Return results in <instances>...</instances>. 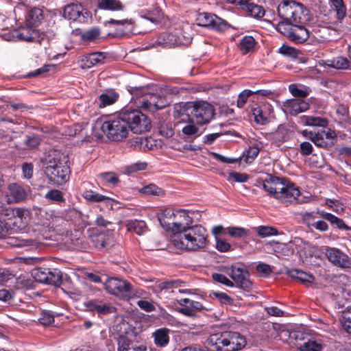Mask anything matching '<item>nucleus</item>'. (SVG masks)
<instances>
[{"label": "nucleus", "instance_id": "nucleus-49", "mask_svg": "<svg viewBox=\"0 0 351 351\" xmlns=\"http://www.w3.org/2000/svg\"><path fill=\"white\" fill-rule=\"evenodd\" d=\"M140 191L146 195L159 196L162 194V190L155 184H149L142 188Z\"/></svg>", "mask_w": 351, "mask_h": 351}, {"label": "nucleus", "instance_id": "nucleus-48", "mask_svg": "<svg viewBox=\"0 0 351 351\" xmlns=\"http://www.w3.org/2000/svg\"><path fill=\"white\" fill-rule=\"evenodd\" d=\"M227 232L232 237L242 238L247 234V230L241 227H228Z\"/></svg>", "mask_w": 351, "mask_h": 351}, {"label": "nucleus", "instance_id": "nucleus-7", "mask_svg": "<svg viewBox=\"0 0 351 351\" xmlns=\"http://www.w3.org/2000/svg\"><path fill=\"white\" fill-rule=\"evenodd\" d=\"M26 210L21 208H6L0 211V226L2 228V237L4 236L8 229L13 227L22 228L25 226L26 219L25 217Z\"/></svg>", "mask_w": 351, "mask_h": 351}, {"label": "nucleus", "instance_id": "nucleus-43", "mask_svg": "<svg viewBox=\"0 0 351 351\" xmlns=\"http://www.w3.org/2000/svg\"><path fill=\"white\" fill-rule=\"evenodd\" d=\"M257 234L261 237H267L278 234V230L271 226H258L256 228Z\"/></svg>", "mask_w": 351, "mask_h": 351}, {"label": "nucleus", "instance_id": "nucleus-40", "mask_svg": "<svg viewBox=\"0 0 351 351\" xmlns=\"http://www.w3.org/2000/svg\"><path fill=\"white\" fill-rule=\"evenodd\" d=\"M293 26V23L284 21L277 24L276 30L290 39Z\"/></svg>", "mask_w": 351, "mask_h": 351}, {"label": "nucleus", "instance_id": "nucleus-42", "mask_svg": "<svg viewBox=\"0 0 351 351\" xmlns=\"http://www.w3.org/2000/svg\"><path fill=\"white\" fill-rule=\"evenodd\" d=\"M189 123L182 129V133L187 136H197L199 128L193 124L195 121L190 118H189Z\"/></svg>", "mask_w": 351, "mask_h": 351}, {"label": "nucleus", "instance_id": "nucleus-30", "mask_svg": "<svg viewBox=\"0 0 351 351\" xmlns=\"http://www.w3.org/2000/svg\"><path fill=\"white\" fill-rule=\"evenodd\" d=\"M169 330L167 328H160L154 332V342L156 346L164 347L169 343Z\"/></svg>", "mask_w": 351, "mask_h": 351}, {"label": "nucleus", "instance_id": "nucleus-28", "mask_svg": "<svg viewBox=\"0 0 351 351\" xmlns=\"http://www.w3.org/2000/svg\"><path fill=\"white\" fill-rule=\"evenodd\" d=\"M265 108L269 110V107L266 106L263 108L257 106L252 109V113L256 123L265 125L269 122V113L265 110Z\"/></svg>", "mask_w": 351, "mask_h": 351}, {"label": "nucleus", "instance_id": "nucleus-61", "mask_svg": "<svg viewBox=\"0 0 351 351\" xmlns=\"http://www.w3.org/2000/svg\"><path fill=\"white\" fill-rule=\"evenodd\" d=\"M302 218L304 223L308 227H313V223L315 222L314 219H315L317 217L315 215L314 213H305L302 214Z\"/></svg>", "mask_w": 351, "mask_h": 351}, {"label": "nucleus", "instance_id": "nucleus-51", "mask_svg": "<svg viewBox=\"0 0 351 351\" xmlns=\"http://www.w3.org/2000/svg\"><path fill=\"white\" fill-rule=\"evenodd\" d=\"M182 284V282L178 280H168L162 282L158 285V288L160 290L169 289L173 287H180Z\"/></svg>", "mask_w": 351, "mask_h": 351}, {"label": "nucleus", "instance_id": "nucleus-45", "mask_svg": "<svg viewBox=\"0 0 351 351\" xmlns=\"http://www.w3.org/2000/svg\"><path fill=\"white\" fill-rule=\"evenodd\" d=\"M341 324L346 332L351 335V308L343 313L341 319Z\"/></svg>", "mask_w": 351, "mask_h": 351}, {"label": "nucleus", "instance_id": "nucleus-58", "mask_svg": "<svg viewBox=\"0 0 351 351\" xmlns=\"http://www.w3.org/2000/svg\"><path fill=\"white\" fill-rule=\"evenodd\" d=\"M213 295L219 300L221 304H231L233 302V299L225 293L215 292Z\"/></svg>", "mask_w": 351, "mask_h": 351}, {"label": "nucleus", "instance_id": "nucleus-53", "mask_svg": "<svg viewBox=\"0 0 351 351\" xmlns=\"http://www.w3.org/2000/svg\"><path fill=\"white\" fill-rule=\"evenodd\" d=\"M289 89L291 93L295 97L304 98L308 95L307 90L298 88L296 84H291Z\"/></svg>", "mask_w": 351, "mask_h": 351}, {"label": "nucleus", "instance_id": "nucleus-31", "mask_svg": "<svg viewBox=\"0 0 351 351\" xmlns=\"http://www.w3.org/2000/svg\"><path fill=\"white\" fill-rule=\"evenodd\" d=\"M243 10L250 16L254 18H261L265 14L264 8L259 5L254 3H247L245 7H243Z\"/></svg>", "mask_w": 351, "mask_h": 351}, {"label": "nucleus", "instance_id": "nucleus-32", "mask_svg": "<svg viewBox=\"0 0 351 351\" xmlns=\"http://www.w3.org/2000/svg\"><path fill=\"white\" fill-rule=\"evenodd\" d=\"M118 95L114 92L102 93L99 97L97 105L99 108H104L106 106L113 104L117 99Z\"/></svg>", "mask_w": 351, "mask_h": 351}, {"label": "nucleus", "instance_id": "nucleus-57", "mask_svg": "<svg viewBox=\"0 0 351 351\" xmlns=\"http://www.w3.org/2000/svg\"><path fill=\"white\" fill-rule=\"evenodd\" d=\"M213 278L216 282H220L221 284H223L228 287H233L234 282L230 281L226 276L221 274H213Z\"/></svg>", "mask_w": 351, "mask_h": 351}, {"label": "nucleus", "instance_id": "nucleus-5", "mask_svg": "<svg viewBox=\"0 0 351 351\" xmlns=\"http://www.w3.org/2000/svg\"><path fill=\"white\" fill-rule=\"evenodd\" d=\"M308 10L302 3L283 0L278 6V16L291 23H306L309 21Z\"/></svg>", "mask_w": 351, "mask_h": 351}, {"label": "nucleus", "instance_id": "nucleus-60", "mask_svg": "<svg viewBox=\"0 0 351 351\" xmlns=\"http://www.w3.org/2000/svg\"><path fill=\"white\" fill-rule=\"evenodd\" d=\"M54 322L53 315L49 312H43L39 318V322L43 326H49Z\"/></svg>", "mask_w": 351, "mask_h": 351}, {"label": "nucleus", "instance_id": "nucleus-9", "mask_svg": "<svg viewBox=\"0 0 351 351\" xmlns=\"http://www.w3.org/2000/svg\"><path fill=\"white\" fill-rule=\"evenodd\" d=\"M191 40V34L182 28L176 29L171 32L162 33L158 36L157 43L164 47L171 48L188 45Z\"/></svg>", "mask_w": 351, "mask_h": 351}, {"label": "nucleus", "instance_id": "nucleus-36", "mask_svg": "<svg viewBox=\"0 0 351 351\" xmlns=\"http://www.w3.org/2000/svg\"><path fill=\"white\" fill-rule=\"evenodd\" d=\"M255 39L251 36H244L239 45V49L243 54L251 51L255 47Z\"/></svg>", "mask_w": 351, "mask_h": 351}, {"label": "nucleus", "instance_id": "nucleus-19", "mask_svg": "<svg viewBox=\"0 0 351 351\" xmlns=\"http://www.w3.org/2000/svg\"><path fill=\"white\" fill-rule=\"evenodd\" d=\"M90 183L84 182L83 186L85 188L82 193V196L88 201L92 202H106L107 204L110 203L112 206V199L101 194H99L91 189H90Z\"/></svg>", "mask_w": 351, "mask_h": 351}, {"label": "nucleus", "instance_id": "nucleus-2", "mask_svg": "<svg viewBox=\"0 0 351 351\" xmlns=\"http://www.w3.org/2000/svg\"><path fill=\"white\" fill-rule=\"evenodd\" d=\"M262 182L265 191L282 204H302L304 202L300 198L299 188L287 180L268 175Z\"/></svg>", "mask_w": 351, "mask_h": 351}, {"label": "nucleus", "instance_id": "nucleus-1", "mask_svg": "<svg viewBox=\"0 0 351 351\" xmlns=\"http://www.w3.org/2000/svg\"><path fill=\"white\" fill-rule=\"evenodd\" d=\"M101 129L108 139L121 141L128 137L130 130L136 134L149 131L151 121L139 110L125 108L104 121Z\"/></svg>", "mask_w": 351, "mask_h": 351}, {"label": "nucleus", "instance_id": "nucleus-34", "mask_svg": "<svg viewBox=\"0 0 351 351\" xmlns=\"http://www.w3.org/2000/svg\"><path fill=\"white\" fill-rule=\"evenodd\" d=\"M332 8L336 12L337 19L342 21L346 16V7L343 0H329Z\"/></svg>", "mask_w": 351, "mask_h": 351}, {"label": "nucleus", "instance_id": "nucleus-41", "mask_svg": "<svg viewBox=\"0 0 351 351\" xmlns=\"http://www.w3.org/2000/svg\"><path fill=\"white\" fill-rule=\"evenodd\" d=\"M159 133L166 137L170 138L174 134V130L171 123L160 122L158 125Z\"/></svg>", "mask_w": 351, "mask_h": 351}, {"label": "nucleus", "instance_id": "nucleus-15", "mask_svg": "<svg viewBox=\"0 0 351 351\" xmlns=\"http://www.w3.org/2000/svg\"><path fill=\"white\" fill-rule=\"evenodd\" d=\"M193 218L189 215V212L185 210H176V216L174 217L173 234L182 231L189 228L193 223Z\"/></svg>", "mask_w": 351, "mask_h": 351}, {"label": "nucleus", "instance_id": "nucleus-44", "mask_svg": "<svg viewBox=\"0 0 351 351\" xmlns=\"http://www.w3.org/2000/svg\"><path fill=\"white\" fill-rule=\"evenodd\" d=\"M48 269L47 268H38L34 270L33 276L36 281L40 283L47 284Z\"/></svg>", "mask_w": 351, "mask_h": 351}, {"label": "nucleus", "instance_id": "nucleus-25", "mask_svg": "<svg viewBox=\"0 0 351 351\" xmlns=\"http://www.w3.org/2000/svg\"><path fill=\"white\" fill-rule=\"evenodd\" d=\"M176 216V210L166 208L163 210L158 220L161 226L168 230L173 232L174 217Z\"/></svg>", "mask_w": 351, "mask_h": 351}, {"label": "nucleus", "instance_id": "nucleus-29", "mask_svg": "<svg viewBox=\"0 0 351 351\" xmlns=\"http://www.w3.org/2000/svg\"><path fill=\"white\" fill-rule=\"evenodd\" d=\"M326 134L325 130H322L318 132H309L308 138L311 140L313 143L317 147H327L332 146L331 142H327L326 141Z\"/></svg>", "mask_w": 351, "mask_h": 351}, {"label": "nucleus", "instance_id": "nucleus-64", "mask_svg": "<svg viewBox=\"0 0 351 351\" xmlns=\"http://www.w3.org/2000/svg\"><path fill=\"white\" fill-rule=\"evenodd\" d=\"M300 152L304 156L310 155L313 150V145L309 142H303L300 145Z\"/></svg>", "mask_w": 351, "mask_h": 351}, {"label": "nucleus", "instance_id": "nucleus-56", "mask_svg": "<svg viewBox=\"0 0 351 351\" xmlns=\"http://www.w3.org/2000/svg\"><path fill=\"white\" fill-rule=\"evenodd\" d=\"M45 197L49 200L55 202H62L63 196L59 190L53 189L49 191L46 195Z\"/></svg>", "mask_w": 351, "mask_h": 351}, {"label": "nucleus", "instance_id": "nucleus-55", "mask_svg": "<svg viewBox=\"0 0 351 351\" xmlns=\"http://www.w3.org/2000/svg\"><path fill=\"white\" fill-rule=\"evenodd\" d=\"M228 180L237 182H245L248 180V176L245 173L231 172L228 175Z\"/></svg>", "mask_w": 351, "mask_h": 351}, {"label": "nucleus", "instance_id": "nucleus-23", "mask_svg": "<svg viewBox=\"0 0 351 351\" xmlns=\"http://www.w3.org/2000/svg\"><path fill=\"white\" fill-rule=\"evenodd\" d=\"M285 107L290 114L296 115L306 110L309 107V104L304 100L293 99L288 100L285 104Z\"/></svg>", "mask_w": 351, "mask_h": 351}, {"label": "nucleus", "instance_id": "nucleus-20", "mask_svg": "<svg viewBox=\"0 0 351 351\" xmlns=\"http://www.w3.org/2000/svg\"><path fill=\"white\" fill-rule=\"evenodd\" d=\"M304 23H293L290 36V40L296 43H302L306 41L309 37V33L304 26Z\"/></svg>", "mask_w": 351, "mask_h": 351}, {"label": "nucleus", "instance_id": "nucleus-59", "mask_svg": "<svg viewBox=\"0 0 351 351\" xmlns=\"http://www.w3.org/2000/svg\"><path fill=\"white\" fill-rule=\"evenodd\" d=\"M104 58L105 56L103 53L97 52L90 54L88 57L87 61H89L92 65H95L101 62Z\"/></svg>", "mask_w": 351, "mask_h": 351}, {"label": "nucleus", "instance_id": "nucleus-11", "mask_svg": "<svg viewBox=\"0 0 351 351\" xmlns=\"http://www.w3.org/2000/svg\"><path fill=\"white\" fill-rule=\"evenodd\" d=\"M324 254L334 266L341 269H351V256L336 247H326Z\"/></svg>", "mask_w": 351, "mask_h": 351}, {"label": "nucleus", "instance_id": "nucleus-12", "mask_svg": "<svg viewBox=\"0 0 351 351\" xmlns=\"http://www.w3.org/2000/svg\"><path fill=\"white\" fill-rule=\"evenodd\" d=\"M196 21L199 26L210 27L218 31H223L228 27L226 21L215 14L208 12L199 13Z\"/></svg>", "mask_w": 351, "mask_h": 351}, {"label": "nucleus", "instance_id": "nucleus-16", "mask_svg": "<svg viewBox=\"0 0 351 351\" xmlns=\"http://www.w3.org/2000/svg\"><path fill=\"white\" fill-rule=\"evenodd\" d=\"M246 345V340L239 332L226 331V351H238Z\"/></svg>", "mask_w": 351, "mask_h": 351}, {"label": "nucleus", "instance_id": "nucleus-50", "mask_svg": "<svg viewBox=\"0 0 351 351\" xmlns=\"http://www.w3.org/2000/svg\"><path fill=\"white\" fill-rule=\"evenodd\" d=\"M100 34V29L98 27H93L82 34L84 40L93 41L97 38Z\"/></svg>", "mask_w": 351, "mask_h": 351}, {"label": "nucleus", "instance_id": "nucleus-37", "mask_svg": "<svg viewBox=\"0 0 351 351\" xmlns=\"http://www.w3.org/2000/svg\"><path fill=\"white\" fill-rule=\"evenodd\" d=\"M44 19V15L42 10L34 8L32 9L29 14V22L33 25H36Z\"/></svg>", "mask_w": 351, "mask_h": 351}, {"label": "nucleus", "instance_id": "nucleus-4", "mask_svg": "<svg viewBox=\"0 0 351 351\" xmlns=\"http://www.w3.org/2000/svg\"><path fill=\"white\" fill-rule=\"evenodd\" d=\"M44 172L49 180L55 184H65L70 177L69 156L60 151L50 150L45 158Z\"/></svg>", "mask_w": 351, "mask_h": 351}, {"label": "nucleus", "instance_id": "nucleus-24", "mask_svg": "<svg viewBox=\"0 0 351 351\" xmlns=\"http://www.w3.org/2000/svg\"><path fill=\"white\" fill-rule=\"evenodd\" d=\"M286 274L291 278L298 280L306 285L313 283L315 280L313 275L297 269H287Z\"/></svg>", "mask_w": 351, "mask_h": 351}, {"label": "nucleus", "instance_id": "nucleus-14", "mask_svg": "<svg viewBox=\"0 0 351 351\" xmlns=\"http://www.w3.org/2000/svg\"><path fill=\"white\" fill-rule=\"evenodd\" d=\"M205 345L208 351H226V331L211 334Z\"/></svg>", "mask_w": 351, "mask_h": 351}, {"label": "nucleus", "instance_id": "nucleus-39", "mask_svg": "<svg viewBox=\"0 0 351 351\" xmlns=\"http://www.w3.org/2000/svg\"><path fill=\"white\" fill-rule=\"evenodd\" d=\"M48 280L47 284L58 285L62 281V275L59 270L53 269V271L48 269L47 271Z\"/></svg>", "mask_w": 351, "mask_h": 351}, {"label": "nucleus", "instance_id": "nucleus-18", "mask_svg": "<svg viewBox=\"0 0 351 351\" xmlns=\"http://www.w3.org/2000/svg\"><path fill=\"white\" fill-rule=\"evenodd\" d=\"M84 10L81 4L71 3L64 7L63 16L68 20L82 21V19H84L83 14Z\"/></svg>", "mask_w": 351, "mask_h": 351}, {"label": "nucleus", "instance_id": "nucleus-52", "mask_svg": "<svg viewBox=\"0 0 351 351\" xmlns=\"http://www.w3.org/2000/svg\"><path fill=\"white\" fill-rule=\"evenodd\" d=\"M99 176L106 182L112 184H117L119 182L117 174L114 172L102 173Z\"/></svg>", "mask_w": 351, "mask_h": 351}, {"label": "nucleus", "instance_id": "nucleus-10", "mask_svg": "<svg viewBox=\"0 0 351 351\" xmlns=\"http://www.w3.org/2000/svg\"><path fill=\"white\" fill-rule=\"evenodd\" d=\"M132 95H142L140 100L141 107L149 111H154L165 107V99L159 95L155 93H147L144 88H132L130 90Z\"/></svg>", "mask_w": 351, "mask_h": 351}, {"label": "nucleus", "instance_id": "nucleus-54", "mask_svg": "<svg viewBox=\"0 0 351 351\" xmlns=\"http://www.w3.org/2000/svg\"><path fill=\"white\" fill-rule=\"evenodd\" d=\"M252 94H254V92L250 90H244L242 91L238 97L237 106L239 108H243L246 103L247 98Z\"/></svg>", "mask_w": 351, "mask_h": 351}, {"label": "nucleus", "instance_id": "nucleus-13", "mask_svg": "<svg viewBox=\"0 0 351 351\" xmlns=\"http://www.w3.org/2000/svg\"><path fill=\"white\" fill-rule=\"evenodd\" d=\"M249 276L248 271L243 268L232 266L230 276L237 287L245 291L250 290L252 283L249 278Z\"/></svg>", "mask_w": 351, "mask_h": 351}, {"label": "nucleus", "instance_id": "nucleus-46", "mask_svg": "<svg viewBox=\"0 0 351 351\" xmlns=\"http://www.w3.org/2000/svg\"><path fill=\"white\" fill-rule=\"evenodd\" d=\"M300 351H321L322 346L315 341L304 342L300 347Z\"/></svg>", "mask_w": 351, "mask_h": 351}, {"label": "nucleus", "instance_id": "nucleus-62", "mask_svg": "<svg viewBox=\"0 0 351 351\" xmlns=\"http://www.w3.org/2000/svg\"><path fill=\"white\" fill-rule=\"evenodd\" d=\"M22 171L25 178L29 179L33 176L34 166L32 163H24L22 165Z\"/></svg>", "mask_w": 351, "mask_h": 351}, {"label": "nucleus", "instance_id": "nucleus-6", "mask_svg": "<svg viewBox=\"0 0 351 351\" xmlns=\"http://www.w3.org/2000/svg\"><path fill=\"white\" fill-rule=\"evenodd\" d=\"M185 111H186V114L188 116L190 113L193 119L199 125L209 123L215 115L214 107L206 101L189 103L180 109L181 114H184Z\"/></svg>", "mask_w": 351, "mask_h": 351}, {"label": "nucleus", "instance_id": "nucleus-3", "mask_svg": "<svg viewBox=\"0 0 351 351\" xmlns=\"http://www.w3.org/2000/svg\"><path fill=\"white\" fill-rule=\"evenodd\" d=\"M173 245L180 250L195 252L204 249L208 243V234L201 225L191 226L182 231L173 234Z\"/></svg>", "mask_w": 351, "mask_h": 351}, {"label": "nucleus", "instance_id": "nucleus-63", "mask_svg": "<svg viewBox=\"0 0 351 351\" xmlns=\"http://www.w3.org/2000/svg\"><path fill=\"white\" fill-rule=\"evenodd\" d=\"M0 138L2 139L3 142H9L13 138V132L10 130H5L0 125Z\"/></svg>", "mask_w": 351, "mask_h": 351}, {"label": "nucleus", "instance_id": "nucleus-33", "mask_svg": "<svg viewBox=\"0 0 351 351\" xmlns=\"http://www.w3.org/2000/svg\"><path fill=\"white\" fill-rule=\"evenodd\" d=\"M40 143V139L38 136L32 134V135H26L23 138V143H21L18 146L21 149H34L37 147Z\"/></svg>", "mask_w": 351, "mask_h": 351}, {"label": "nucleus", "instance_id": "nucleus-47", "mask_svg": "<svg viewBox=\"0 0 351 351\" xmlns=\"http://www.w3.org/2000/svg\"><path fill=\"white\" fill-rule=\"evenodd\" d=\"M278 53L291 58H296L298 56V51L295 48L285 45L279 48Z\"/></svg>", "mask_w": 351, "mask_h": 351}, {"label": "nucleus", "instance_id": "nucleus-35", "mask_svg": "<svg viewBox=\"0 0 351 351\" xmlns=\"http://www.w3.org/2000/svg\"><path fill=\"white\" fill-rule=\"evenodd\" d=\"M326 64L336 69H346L349 67V60L346 58L339 56L327 60Z\"/></svg>", "mask_w": 351, "mask_h": 351}, {"label": "nucleus", "instance_id": "nucleus-27", "mask_svg": "<svg viewBox=\"0 0 351 351\" xmlns=\"http://www.w3.org/2000/svg\"><path fill=\"white\" fill-rule=\"evenodd\" d=\"M98 8L110 11H122L124 5L119 0H97Z\"/></svg>", "mask_w": 351, "mask_h": 351}, {"label": "nucleus", "instance_id": "nucleus-8", "mask_svg": "<svg viewBox=\"0 0 351 351\" xmlns=\"http://www.w3.org/2000/svg\"><path fill=\"white\" fill-rule=\"evenodd\" d=\"M106 290L110 294L129 300L137 296L138 292L125 280L117 278H110L104 283Z\"/></svg>", "mask_w": 351, "mask_h": 351}, {"label": "nucleus", "instance_id": "nucleus-38", "mask_svg": "<svg viewBox=\"0 0 351 351\" xmlns=\"http://www.w3.org/2000/svg\"><path fill=\"white\" fill-rule=\"evenodd\" d=\"M36 36L37 32H36V30L30 27L23 28L18 34V36L21 39H23L26 41L36 40Z\"/></svg>", "mask_w": 351, "mask_h": 351}, {"label": "nucleus", "instance_id": "nucleus-26", "mask_svg": "<svg viewBox=\"0 0 351 351\" xmlns=\"http://www.w3.org/2000/svg\"><path fill=\"white\" fill-rule=\"evenodd\" d=\"M127 230L141 235L147 230L146 223L142 220L130 219L125 221Z\"/></svg>", "mask_w": 351, "mask_h": 351}, {"label": "nucleus", "instance_id": "nucleus-21", "mask_svg": "<svg viewBox=\"0 0 351 351\" xmlns=\"http://www.w3.org/2000/svg\"><path fill=\"white\" fill-rule=\"evenodd\" d=\"M85 306L92 312H96L98 315H107L114 313L115 308L110 304L97 303L95 301H89L85 303Z\"/></svg>", "mask_w": 351, "mask_h": 351}, {"label": "nucleus", "instance_id": "nucleus-17", "mask_svg": "<svg viewBox=\"0 0 351 351\" xmlns=\"http://www.w3.org/2000/svg\"><path fill=\"white\" fill-rule=\"evenodd\" d=\"M27 193L25 189L16 184L12 183L8 187V202L9 203H18L26 199Z\"/></svg>", "mask_w": 351, "mask_h": 351}, {"label": "nucleus", "instance_id": "nucleus-22", "mask_svg": "<svg viewBox=\"0 0 351 351\" xmlns=\"http://www.w3.org/2000/svg\"><path fill=\"white\" fill-rule=\"evenodd\" d=\"M316 214L319 215L320 217L328 221L332 226L337 228L345 230H350L351 228L345 223L343 219L336 217L335 215L325 212L324 210H317Z\"/></svg>", "mask_w": 351, "mask_h": 351}]
</instances>
